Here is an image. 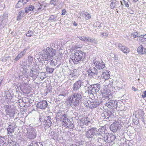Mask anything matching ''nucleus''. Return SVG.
Listing matches in <instances>:
<instances>
[{
    "label": "nucleus",
    "mask_w": 146,
    "mask_h": 146,
    "mask_svg": "<svg viewBox=\"0 0 146 146\" xmlns=\"http://www.w3.org/2000/svg\"><path fill=\"white\" fill-rule=\"evenodd\" d=\"M44 51L42 55V58L44 61H49L55 55L56 51L51 47H47L46 50H43Z\"/></svg>",
    "instance_id": "obj_2"
},
{
    "label": "nucleus",
    "mask_w": 146,
    "mask_h": 146,
    "mask_svg": "<svg viewBox=\"0 0 146 146\" xmlns=\"http://www.w3.org/2000/svg\"><path fill=\"white\" fill-rule=\"evenodd\" d=\"M37 131L35 129L31 128L27 133V137L29 139H35L36 136Z\"/></svg>",
    "instance_id": "obj_6"
},
{
    "label": "nucleus",
    "mask_w": 146,
    "mask_h": 146,
    "mask_svg": "<svg viewBox=\"0 0 146 146\" xmlns=\"http://www.w3.org/2000/svg\"><path fill=\"white\" fill-rule=\"evenodd\" d=\"M141 97L143 98L146 97V91H144L143 94L141 95Z\"/></svg>",
    "instance_id": "obj_44"
},
{
    "label": "nucleus",
    "mask_w": 146,
    "mask_h": 146,
    "mask_svg": "<svg viewBox=\"0 0 146 146\" xmlns=\"http://www.w3.org/2000/svg\"><path fill=\"white\" fill-rule=\"evenodd\" d=\"M119 127V126L118 123H113L110 127V130L113 132H115L118 129Z\"/></svg>",
    "instance_id": "obj_12"
},
{
    "label": "nucleus",
    "mask_w": 146,
    "mask_h": 146,
    "mask_svg": "<svg viewBox=\"0 0 146 146\" xmlns=\"http://www.w3.org/2000/svg\"><path fill=\"white\" fill-rule=\"evenodd\" d=\"M118 47L119 49L124 53H128L130 51L129 49L126 46H123L122 44L120 43L118 44Z\"/></svg>",
    "instance_id": "obj_14"
},
{
    "label": "nucleus",
    "mask_w": 146,
    "mask_h": 146,
    "mask_svg": "<svg viewBox=\"0 0 146 146\" xmlns=\"http://www.w3.org/2000/svg\"><path fill=\"white\" fill-rule=\"evenodd\" d=\"M73 25L74 26H77V24L76 22H74L73 24Z\"/></svg>",
    "instance_id": "obj_54"
},
{
    "label": "nucleus",
    "mask_w": 146,
    "mask_h": 146,
    "mask_svg": "<svg viewBox=\"0 0 146 146\" xmlns=\"http://www.w3.org/2000/svg\"><path fill=\"white\" fill-rule=\"evenodd\" d=\"M89 93H90V92H89V90H87L85 92V93L86 94H87L88 95V94Z\"/></svg>",
    "instance_id": "obj_58"
},
{
    "label": "nucleus",
    "mask_w": 146,
    "mask_h": 146,
    "mask_svg": "<svg viewBox=\"0 0 146 146\" xmlns=\"http://www.w3.org/2000/svg\"><path fill=\"white\" fill-rule=\"evenodd\" d=\"M137 50V52L140 54H144L146 52V49L144 48L141 45L138 48Z\"/></svg>",
    "instance_id": "obj_18"
},
{
    "label": "nucleus",
    "mask_w": 146,
    "mask_h": 146,
    "mask_svg": "<svg viewBox=\"0 0 146 146\" xmlns=\"http://www.w3.org/2000/svg\"><path fill=\"white\" fill-rule=\"evenodd\" d=\"M48 106L47 102L45 100L40 101L38 102L37 104V108L38 109H44Z\"/></svg>",
    "instance_id": "obj_10"
},
{
    "label": "nucleus",
    "mask_w": 146,
    "mask_h": 146,
    "mask_svg": "<svg viewBox=\"0 0 146 146\" xmlns=\"http://www.w3.org/2000/svg\"><path fill=\"white\" fill-rule=\"evenodd\" d=\"M93 88H94V90L95 91V92L97 93L98 92L100 89V84H96L93 85Z\"/></svg>",
    "instance_id": "obj_22"
},
{
    "label": "nucleus",
    "mask_w": 146,
    "mask_h": 146,
    "mask_svg": "<svg viewBox=\"0 0 146 146\" xmlns=\"http://www.w3.org/2000/svg\"><path fill=\"white\" fill-rule=\"evenodd\" d=\"M14 128V127L12 125H9L7 128L8 134H10L14 133L13 129Z\"/></svg>",
    "instance_id": "obj_20"
},
{
    "label": "nucleus",
    "mask_w": 146,
    "mask_h": 146,
    "mask_svg": "<svg viewBox=\"0 0 146 146\" xmlns=\"http://www.w3.org/2000/svg\"><path fill=\"white\" fill-rule=\"evenodd\" d=\"M89 91L90 93H89L88 94V95H92L93 94L92 92V91H90V90H89Z\"/></svg>",
    "instance_id": "obj_55"
},
{
    "label": "nucleus",
    "mask_w": 146,
    "mask_h": 146,
    "mask_svg": "<svg viewBox=\"0 0 146 146\" xmlns=\"http://www.w3.org/2000/svg\"><path fill=\"white\" fill-rule=\"evenodd\" d=\"M28 1L26 0H20L16 6L17 8H21L24 6Z\"/></svg>",
    "instance_id": "obj_17"
},
{
    "label": "nucleus",
    "mask_w": 146,
    "mask_h": 146,
    "mask_svg": "<svg viewBox=\"0 0 146 146\" xmlns=\"http://www.w3.org/2000/svg\"><path fill=\"white\" fill-rule=\"evenodd\" d=\"M108 74H106V73L103 72L102 74V77H103L105 80L108 79L110 77V74L108 73Z\"/></svg>",
    "instance_id": "obj_25"
},
{
    "label": "nucleus",
    "mask_w": 146,
    "mask_h": 146,
    "mask_svg": "<svg viewBox=\"0 0 146 146\" xmlns=\"http://www.w3.org/2000/svg\"><path fill=\"white\" fill-rule=\"evenodd\" d=\"M61 96H64V95L63 94H60L59 95V97H60Z\"/></svg>",
    "instance_id": "obj_61"
},
{
    "label": "nucleus",
    "mask_w": 146,
    "mask_h": 146,
    "mask_svg": "<svg viewBox=\"0 0 146 146\" xmlns=\"http://www.w3.org/2000/svg\"><path fill=\"white\" fill-rule=\"evenodd\" d=\"M38 74V72L36 69H34L33 70L32 69H31L29 76L32 77L33 79H36L37 78Z\"/></svg>",
    "instance_id": "obj_15"
},
{
    "label": "nucleus",
    "mask_w": 146,
    "mask_h": 146,
    "mask_svg": "<svg viewBox=\"0 0 146 146\" xmlns=\"http://www.w3.org/2000/svg\"><path fill=\"white\" fill-rule=\"evenodd\" d=\"M87 118L86 119V120L84 121V123L85 125H88L89 123H90V121H88Z\"/></svg>",
    "instance_id": "obj_40"
},
{
    "label": "nucleus",
    "mask_w": 146,
    "mask_h": 146,
    "mask_svg": "<svg viewBox=\"0 0 146 146\" xmlns=\"http://www.w3.org/2000/svg\"><path fill=\"white\" fill-rule=\"evenodd\" d=\"M36 9L34 8V7L32 5H29L28 6L26 7L25 8V13H31L30 12L35 10L36 11Z\"/></svg>",
    "instance_id": "obj_16"
},
{
    "label": "nucleus",
    "mask_w": 146,
    "mask_h": 146,
    "mask_svg": "<svg viewBox=\"0 0 146 146\" xmlns=\"http://www.w3.org/2000/svg\"><path fill=\"white\" fill-rule=\"evenodd\" d=\"M101 93L103 95L105 93L104 92H102V91H101Z\"/></svg>",
    "instance_id": "obj_62"
},
{
    "label": "nucleus",
    "mask_w": 146,
    "mask_h": 146,
    "mask_svg": "<svg viewBox=\"0 0 146 146\" xmlns=\"http://www.w3.org/2000/svg\"><path fill=\"white\" fill-rule=\"evenodd\" d=\"M94 64L96 67L99 70L102 71L105 68V64L102 61H94Z\"/></svg>",
    "instance_id": "obj_7"
},
{
    "label": "nucleus",
    "mask_w": 146,
    "mask_h": 146,
    "mask_svg": "<svg viewBox=\"0 0 146 146\" xmlns=\"http://www.w3.org/2000/svg\"><path fill=\"white\" fill-rule=\"evenodd\" d=\"M28 59L29 61H31L33 59V57L31 56H29L28 57Z\"/></svg>",
    "instance_id": "obj_48"
},
{
    "label": "nucleus",
    "mask_w": 146,
    "mask_h": 146,
    "mask_svg": "<svg viewBox=\"0 0 146 146\" xmlns=\"http://www.w3.org/2000/svg\"><path fill=\"white\" fill-rule=\"evenodd\" d=\"M83 15L85 17V19H89L91 18L90 14L87 12H83L82 13Z\"/></svg>",
    "instance_id": "obj_23"
},
{
    "label": "nucleus",
    "mask_w": 146,
    "mask_h": 146,
    "mask_svg": "<svg viewBox=\"0 0 146 146\" xmlns=\"http://www.w3.org/2000/svg\"><path fill=\"white\" fill-rule=\"evenodd\" d=\"M99 22L98 21L96 23L94 24V26L96 28L98 27L99 28H100L101 26Z\"/></svg>",
    "instance_id": "obj_33"
},
{
    "label": "nucleus",
    "mask_w": 146,
    "mask_h": 146,
    "mask_svg": "<svg viewBox=\"0 0 146 146\" xmlns=\"http://www.w3.org/2000/svg\"><path fill=\"white\" fill-rule=\"evenodd\" d=\"M115 4L114 2H112L110 3V6L111 9H113L115 7Z\"/></svg>",
    "instance_id": "obj_35"
},
{
    "label": "nucleus",
    "mask_w": 146,
    "mask_h": 146,
    "mask_svg": "<svg viewBox=\"0 0 146 146\" xmlns=\"http://www.w3.org/2000/svg\"><path fill=\"white\" fill-rule=\"evenodd\" d=\"M138 38L137 39V40L138 41H141L142 42H143L144 41V38L143 37V35H141L139 36Z\"/></svg>",
    "instance_id": "obj_31"
},
{
    "label": "nucleus",
    "mask_w": 146,
    "mask_h": 146,
    "mask_svg": "<svg viewBox=\"0 0 146 146\" xmlns=\"http://www.w3.org/2000/svg\"><path fill=\"white\" fill-rule=\"evenodd\" d=\"M143 37L144 38V39H146V34L143 35Z\"/></svg>",
    "instance_id": "obj_59"
},
{
    "label": "nucleus",
    "mask_w": 146,
    "mask_h": 146,
    "mask_svg": "<svg viewBox=\"0 0 146 146\" xmlns=\"http://www.w3.org/2000/svg\"><path fill=\"white\" fill-rule=\"evenodd\" d=\"M89 37H84L83 38V41H89Z\"/></svg>",
    "instance_id": "obj_43"
},
{
    "label": "nucleus",
    "mask_w": 146,
    "mask_h": 146,
    "mask_svg": "<svg viewBox=\"0 0 146 146\" xmlns=\"http://www.w3.org/2000/svg\"><path fill=\"white\" fill-rule=\"evenodd\" d=\"M46 122L47 123L46 125H47L48 126L50 127L51 125L52 121L50 120H45Z\"/></svg>",
    "instance_id": "obj_34"
},
{
    "label": "nucleus",
    "mask_w": 146,
    "mask_h": 146,
    "mask_svg": "<svg viewBox=\"0 0 146 146\" xmlns=\"http://www.w3.org/2000/svg\"><path fill=\"white\" fill-rule=\"evenodd\" d=\"M50 4L51 5H53L54 6H55L56 5L55 3V2H54V0H51L50 2Z\"/></svg>",
    "instance_id": "obj_42"
},
{
    "label": "nucleus",
    "mask_w": 146,
    "mask_h": 146,
    "mask_svg": "<svg viewBox=\"0 0 146 146\" xmlns=\"http://www.w3.org/2000/svg\"><path fill=\"white\" fill-rule=\"evenodd\" d=\"M138 0H133V2H136L137 1H138Z\"/></svg>",
    "instance_id": "obj_63"
},
{
    "label": "nucleus",
    "mask_w": 146,
    "mask_h": 146,
    "mask_svg": "<svg viewBox=\"0 0 146 146\" xmlns=\"http://www.w3.org/2000/svg\"><path fill=\"white\" fill-rule=\"evenodd\" d=\"M33 33L34 32L33 31L30 30L26 34V35L28 37H31L32 36Z\"/></svg>",
    "instance_id": "obj_28"
},
{
    "label": "nucleus",
    "mask_w": 146,
    "mask_h": 146,
    "mask_svg": "<svg viewBox=\"0 0 146 146\" xmlns=\"http://www.w3.org/2000/svg\"><path fill=\"white\" fill-rule=\"evenodd\" d=\"M85 54L82 51L77 50L70 56V58L74 64H77L83 61V54Z\"/></svg>",
    "instance_id": "obj_3"
},
{
    "label": "nucleus",
    "mask_w": 146,
    "mask_h": 146,
    "mask_svg": "<svg viewBox=\"0 0 146 146\" xmlns=\"http://www.w3.org/2000/svg\"><path fill=\"white\" fill-rule=\"evenodd\" d=\"M124 3H125V7H129V5L128 3H126V2H124Z\"/></svg>",
    "instance_id": "obj_52"
},
{
    "label": "nucleus",
    "mask_w": 146,
    "mask_h": 146,
    "mask_svg": "<svg viewBox=\"0 0 146 146\" xmlns=\"http://www.w3.org/2000/svg\"><path fill=\"white\" fill-rule=\"evenodd\" d=\"M131 37H133V38H135L136 37H138V33L136 32L133 33H131Z\"/></svg>",
    "instance_id": "obj_30"
},
{
    "label": "nucleus",
    "mask_w": 146,
    "mask_h": 146,
    "mask_svg": "<svg viewBox=\"0 0 146 146\" xmlns=\"http://www.w3.org/2000/svg\"><path fill=\"white\" fill-rule=\"evenodd\" d=\"M60 120L62 121V124L66 128L72 129L74 127L73 123L70 119L66 117V114L62 115L61 116Z\"/></svg>",
    "instance_id": "obj_4"
},
{
    "label": "nucleus",
    "mask_w": 146,
    "mask_h": 146,
    "mask_svg": "<svg viewBox=\"0 0 146 146\" xmlns=\"http://www.w3.org/2000/svg\"><path fill=\"white\" fill-rule=\"evenodd\" d=\"M110 138L112 139V141H113L115 139V135H112L110 137Z\"/></svg>",
    "instance_id": "obj_47"
},
{
    "label": "nucleus",
    "mask_w": 146,
    "mask_h": 146,
    "mask_svg": "<svg viewBox=\"0 0 146 146\" xmlns=\"http://www.w3.org/2000/svg\"><path fill=\"white\" fill-rule=\"evenodd\" d=\"M46 72L49 73H52L54 70V69L50 67L49 66H47L46 67Z\"/></svg>",
    "instance_id": "obj_24"
},
{
    "label": "nucleus",
    "mask_w": 146,
    "mask_h": 146,
    "mask_svg": "<svg viewBox=\"0 0 146 146\" xmlns=\"http://www.w3.org/2000/svg\"><path fill=\"white\" fill-rule=\"evenodd\" d=\"M19 78L22 79L23 78V75H21L19 76Z\"/></svg>",
    "instance_id": "obj_60"
},
{
    "label": "nucleus",
    "mask_w": 146,
    "mask_h": 146,
    "mask_svg": "<svg viewBox=\"0 0 146 146\" xmlns=\"http://www.w3.org/2000/svg\"><path fill=\"white\" fill-rule=\"evenodd\" d=\"M20 72L22 73V74L24 75L25 77H27L28 74L27 69L26 68H24L23 67H22L20 68Z\"/></svg>",
    "instance_id": "obj_21"
},
{
    "label": "nucleus",
    "mask_w": 146,
    "mask_h": 146,
    "mask_svg": "<svg viewBox=\"0 0 146 146\" xmlns=\"http://www.w3.org/2000/svg\"><path fill=\"white\" fill-rule=\"evenodd\" d=\"M89 41L90 42V43L91 44H92L93 45H95L97 44V41L95 40L94 39H93V38H90V37H89Z\"/></svg>",
    "instance_id": "obj_26"
},
{
    "label": "nucleus",
    "mask_w": 146,
    "mask_h": 146,
    "mask_svg": "<svg viewBox=\"0 0 146 146\" xmlns=\"http://www.w3.org/2000/svg\"><path fill=\"white\" fill-rule=\"evenodd\" d=\"M45 120H52V119L51 118V117L50 116H47L45 118Z\"/></svg>",
    "instance_id": "obj_46"
},
{
    "label": "nucleus",
    "mask_w": 146,
    "mask_h": 146,
    "mask_svg": "<svg viewBox=\"0 0 146 146\" xmlns=\"http://www.w3.org/2000/svg\"><path fill=\"white\" fill-rule=\"evenodd\" d=\"M17 56H18L19 57H20V58H21L22 56V55L20 53L17 55Z\"/></svg>",
    "instance_id": "obj_57"
},
{
    "label": "nucleus",
    "mask_w": 146,
    "mask_h": 146,
    "mask_svg": "<svg viewBox=\"0 0 146 146\" xmlns=\"http://www.w3.org/2000/svg\"><path fill=\"white\" fill-rule=\"evenodd\" d=\"M43 5H40V7L38 8V9H36V11L39 12L41 10H43V9H44V7H43Z\"/></svg>",
    "instance_id": "obj_32"
},
{
    "label": "nucleus",
    "mask_w": 146,
    "mask_h": 146,
    "mask_svg": "<svg viewBox=\"0 0 146 146\" xmlns=\"http://www.w3.org/2000/svg\"><path fill=\"white\" fill-rule=\"evenodd\" d=\"M93 85H89V86H88V88L89 89L88 90L90 91H92V90H94V88H93Z\"/></svg>",
    "instance_id": "obj_41"
},
{
    "label": "nucleus",
    "mask_w": 146,
    "mask_h": 146,
    "mask_svg": "<svg viewBox=\"0 0 146 146\" xmlns=\"http://www.w3.org/2000/svg\"><path fill=\"white\" fill-rule=\"evenodd\" d=\"M86 135L87 137L89 138H93L95 136H97L99 135L98 133H96V128L93 127L90 129L86 132Z\"/></svg>",
    "instance_id": "obj_5"
},
{
    "label": "nucleus",
    "mask_w": 146,
    "mask_h": 146,
    "mask_svg": "<svg viewBox=\"0 0 146 146\" xmlns=\"http://www.w3.org/2000/svg\"><path fill=\"white\" fill-rule=\"evenodd\" d=\"M30 146H38V144L35 142H32L30 144Z\"/></svg>",
    "instance_id": "obj_38"
},
{
    "label": "nucleus",
    "mask_w": 146,
    "mask_h": 146,
    "mask_svg": "<svg viewBox=\"0 0 146 146\" xmlns=\"http://www.w3.org/2000/svg\"><path fill=\"white\" fill-rule=\"evenodd\" d=\"M51 87H48L46 90V91L45 93L47 94L48 93H51L52 92L51 91Z\"/></svg>",
    "instance_id": "obj_37"
},
{
    "label": "nucleus",
    "mask_w": 146,
    "mask_h": 146,
    "mask_svg": "<svg viewBox=\"0 0 146 146\" xmlns=\"http://www.w3.org/2000/svg\"><path fill=\"white\" fill-rule=\"evenodd\" d=\"M25 12L24 11H20L19 13V15L23 17L24 15Z\"/></svg>",
    "instance_id": "obj_39"
},
{
    "label": "nucleus",
    "mask_w": 146,
    "mask_h": 146,
    "mask_svg": "<svg viewBox=\"0 0 146 146\" xmlns=\"http://www.w3.org/2000/svg\"><path fill=\"white\" fill-rule=\"evenodd\" d=\"M66 12V10L65 9H64L62 10V15H65V13Z\"/></svg>",
    "instance_id": "obj_49"
},
{
    "label": "nucleus",
    "mask_w": 146,
    "mask_h": 146,
    "mask_svg": "<svg viewBox=\"0 0 146 146\" xmlns=\"http://www.w3.org/2000/svg\"><path fill=\"white\" fill-rule=\"evenodd\" d=\"M84 105L86 107H89V108H90V103L89 102V101L87 102H84Z\"/></svg>",
    "instance_id": "obj_36"
},
{
    "label": "nucleus",
    "mask_w": 146,
    "mask_h": 146,
    "mask_svg": "<svg viewBox=\"0 0 146 146\" xmlns=\"http://www.w3.org/2000/svg\"><path fill=\"white\" fill-rule=\"evenodd\" d=\"M26 50H23L20 53V54H21L22 56H23V55H24L25 53H26Z\"/></svg>",
    "instance_id": "obj_45"
},
{
    "label": "nucleus",
    "mask_w": 146,
    "mask_h": 146,
    "mask_svg": "<svg viewBox=\"0 0 146 146\" xmlns=\"http://www.w3.org/2000/svg\"><path fill=\"white\" fill-rule=\"evenodd\" d=\"M79 39L80 40H82V41H83V38H84V37H79Z\"/></svg>",
    "instance_id": "obj_53"
},
{
    "label": "nucleus",
    "mask_w": 146,
    "mask_h": 146,
    "mask_svg": "<svg viewBox=\"0 0 146 146\" xmlns=\"http://www.w3.org/2000/svg\"><path fill=\"white\" fill-rule=\"evenodd\" d=\"M105 105L108 108L113 109L117 107V102L116 101L111 100L108 102Z\"/></svg>",
    "instance_id": "obj_8"
},
{
    "label": "nucleus",
    "mask_w": 146,
    "mask_h": 146,
    "mask_svg": "<svg viewBox=\"0 0 146 146\" xmlns=\"http://www.w3.org/2000/svg\"><path fill=\"white\" fill-rule=\"evenodd\" d=\"M4 108L6 114L7 115H11L13 113L12 110L13 108L10 105H5L4 106Z\"/></svg>",
    "instance_id": "obj_11"
},
{
    "label": "nucleus",
    "mask_w": 146,
    "mask_h": 146,
    "mask_svg": "<svg viewBox=\"0 0 146 146\" xmlns=\"http://www.w3.org/2000/svg\"><path fill=\"white\" fill-rule=\"evenodd\" d=\"M86 72L89 76H92L98 74V70L97 69L94 67L92 68H87Z\"/></svg>",
    "instance_id": "obj_9"
},
{
    "label": "nucleus",
    "mask_w": 146,
    "mask_h": 146,
    "mask_svg": "<svg viewBox=\"0 0 146 146\" xmlns=\"http://www.w3.org/2000/svg\"><path fill=\"white\" fill-rule=\"evenodd\" d=\"M50 64L52 66H55L54 63L52 60H51L50 62Z\"/></svg>",
    "instance_id": "obj_51"
},
{
    "label": "nucleus",
    "mask_w": 146,
    "mask_h": 146,
    "mask_svg": "<svg viewBox=\"0 0 146 146\" xmlns=\"http://www.w3.org/2000/svg\"><path fill=\"white\" fill-rule=\"evenodd\" d=\"M111 113L110 111H105L103 112L102 115L103 116L105 117V118L109 119V118L111 115Z\"/></svg>",
    "instance_id": "obj_19"
},
{
    "label": "nucleus",
    "mask_w": 146,
    "mask_h": 146,
    "mask_svg": "<svg viewBox=\"0 0 146 146\" xmlns=\"http://www.w3.org/2000/svg\"><path fill=\"white\" fill-rule=\"evenodd\" d=\"M1 141L2 142V143H4V141L3 140H1Z\"/></svg>",
    "instance_id": "obj_64"
},
{
    "label": "nucleus",
    "mask_w": 146,
    "mask_h": 146,
    "mask_svg": "<svg viewBox=\"0 0 146 146\" xmlns=\"http://www.w3.org/2000/svg\"><path fill=\"white\" fill-rule=\"evenodd\" d=\"M46 74L44 72H42L40 73V78L42 80H43L46 78Z\"/></svg>",
    "instance_id": "obj_27"
},
{
    "label": "nucleus",
    "mask_w": 146,
    "mask_h": 146,
    "mask_svg": "<svg viewBox=\"0 0 146 146\" xmlns=\"http://www.w3.org/2000/svg\"><path fill=\"white\" fill-rule=\"evenodd\" d=\"M54 1L55 2V3H56V5H57L58 4V0H55Z\"/></svg>",
    "instance_id": "obj_56"
},
{
    "label": "nucleus",
    "mask_w": 146,
    "mask_h": 146,
    "mask_svg": "<svg viewBox=\"0 0 146 146\" xmlns=\"http://www.w3.org/2000/svg\"><path fill=\"white\" fill-rule=\"evenodd\" d=\"M20 58V57L18 56H17L16 58H15V61H17Z\"/></svg>",
    "instance_id": "obj_50"
},
{
    "label": "nucleus",
    "mask_w": 146,
    "mask_h": 146,
    "mask_svg": "<svg viewBox=\"0 0 146 146\" xmlns=\"http://www.w3.org/2000/svg\"><path fill=\"white\" fill-rule=\"evenodd\" d=\"M81 82L80 80L78 81L73 85L72 89L75 92L73 93V94L70 97L68 100L70 106L72 108L78 106L82 99V92L80 90L77 92L81 87Z\"/></svg>",
    "instance_id": "obj_1"
},
{
    "label": "nucleus",
    "mask_w": 146,
    "mask_h": 146,
    "mask_svg": "<svg viewBox=\"0 0 146 146\" xmlns=\"http://www.w3.org/2000/svg\"><path fill=\"white\" fill-rule=\"evenodd\" d=\"M57 16H54L53 15H51L49 18V20H53L54 21H57V20L56 19Z\"/></svg>",
    "instance_id": "obj_29"
},
{
    "label": "nucleus",
    "mask_w": 146,
    "mask_h": 146,
    "mask_svg": "<svg viewBox=\"0 0 146 146\" xmlns=\"http://www.w3.org/2000/svg\"><path fill=\"white\" fill-rule=\"evenodd\" d=\"M89 102L90 103V106L91 109L96 108L100 104L99 101L97 100H92V101H89Z\"/></svg>",
    "instance_id": "obj_13"
}]
</instances>
